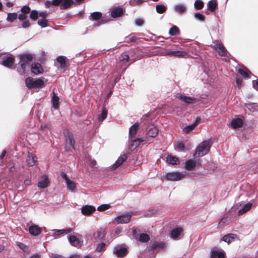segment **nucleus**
Here are the masks:
<instances>
[{"label":"nucleus","instance_id":"obj_1","mask_svg":"<svg viewBox=\"0 0 258 258\" xmlns=\"http://www.w3.org/2000/svg\"><path fill=\"white\" fill-rule=\"evenodd\" d=\"M210 142L205 141L202 142L197 148L194 156L196 157H202L207 154L210 150Z\"/></svg>","mask_w":258,"mask_h":258},{"label":"nucleus","instance_id":"obj_2","mask_svg":"<svg viewBox=\"0 0 258 258\" xmlns=\"http://www.w3.org/2000/svg\"><path fill=\"white\" fill-rule=\"evenodd\" d=\"M25 84L28 88H41L44 86V83L42 79H34L29 77L25 80Z\"/></svg>","mask_w":258,"mask_h":258},{"label":"nucleus","instance_id":"obj_3","mask_svg":"<svg viewBox=\"0 0 258 258\" xmlns=\"http://www.w3.org/2000/svg\"><path fill=\"white\" fill-rule=\"evenodd\" d=\"M185 176L184 172H171L165 173L163 177L167 180L178 181L183 179Z\"/></svg>","mask_w":258,"mask_h":258},{"label":"nucleus","instance_id":"obj_4","mask_svg":"<svg viewBox=\"0 0 258 258\" xmlns=\"http://www.w3.org/2000/svg\"><path fill=\"white\" fill-rule=\"evenodd\" d=\"M21 70L18 69V71L21 75L25 74V71L27 66V62L31 61L32 59V56L29 54H23L21 56Z\"/></svg>","mask_w":258,"mask_h":258},{"label":"nucleus","instance_id":"obj_5","mask_svg":"<svg viewBox=\"0 0 258 258\" xmlns=\"http://www.w3.org/2000/svg\"><path fill=\"white\" fill-rule=\"evenodd\" d=\"M111 16L113 18L120 17L124 12V10L119 7H113L110 10Z\"/></svg>","mask_w":258,"mask_h":258},{"label":"nucleus","instance_id":"obj_6","mask_svg":"<svg viewBox=\"0 0 258 258\" xmlns=\"http://www.w3.org/2000/svg\"><path fill=\"white\" fill-rule=\"evenodd\" d=\"M131 218V215L127 214L120 215L116 217L114 220V222L116 224H125L130 222Z\"/></svg>","mask_w":258,"mask_h":258},{"label":"nucleus","instance_id":"obj_7","mask_svg":"<svg viewBox=\"0 0 258 258\" xmlns=\"http://www.w3.org/2000/svg\"><path fill=\"white\" fill-rule=\"evenodd\" d=\"M127 252V248L125 246H117L114 248V253L118 257H122L126 255Z\"/></svg>","mask_w":258,"mask_h":258},{"label":"nucleus","instance_id":"obj_8","mask_svg":"<svg viewBox=\"0 0 258 258\" xmlns=\"http://www.w3.org/2000/svg\"><path fill=\"white\" fill-rule=\"evenodd\" d=\"M225 252L217 247L214 248L211 251L210 258H224Z\"/></svg>","mask_w":258,"mask_h":258},{"label":"nucleus","instance_id":"obj_9","mask_svg":"<svg viewBox=\"0 0 258 258\" xmlns=\"http://www.w3.org/2000/svg\"><path fill=\"white\" fill-rule=\"evenodd\" d=\"M66 136V148L68 149L71 147L75 149V141L72 134L69 133H64Z\"/></svg>","mask_w":258,"mask_h":258},{"label":"nucleus","instance_id":"obj_10","mask_svg":"<svg viewBox=\"0 0 258 258\" xmlns=\"http://www.w3.org/2000/svg\"><path fill=\"white\" fill-rule=\"evenodd\" d=\"M252 204L251 203H248L245 204L240 205L239 207L237 208V214L238 215H242L247 211H249L251 208Z\"/></svg>","mask_w":258,"mask_h":258},{"label":"nucleus","instance_id":"obj_11","mask_svg":"<svg viewBox=\"0 0 258 258\" xmlns=\"http://www.w3.org/2000/svg\"><path fill=\"white\" fill-rule=\"evenodd\" d=\"M2 64L6 67L10 68L14 63L15 58L13 56H4L2 58Z\"/></svg>","mask_w":258,"mask_h":258},{"label":"nucleus","instance_id":"obj_12","mask_svg":"<svg viewBox=\"0 0 258 258\" xmlns=\"http://www.w3.org/2000/svg\"><path fill=\"white\" fill-rule=\"evenodd\" d=\"M68 238L70 243L74 246L80 247L83 244V241L80 240L76 236L70 235Z\"/></svg>","mask_w":258,"mask_h":258},{"label":"nucleus","instance_id":"obj_13","mask_svg":"<svg viewBox=\"0 0 258 258\" xmlns=\"http://www.w3.org/2000/svg\"><path fill=\"white\" fill-rule=\"evenodd\" d=\"M96 210L94 206L91 205H85L82 207L81 212L84 215H90Z\"/></svg>","mask_w":258,"mask_h":258},{"label":"nucleus","instance_id":"obj_14","mask_svg":"<svg viewBox=\"0 0 258 258\" xmlns=\"http://www.w3.org/2000/svg\"><path fill=\"white\" fill-rule=\"evenodd\" d=\"M57 1L58 2V5L60 4V8L61 10L69 8L74 4L73 0H57Z\"/></svg>","mask_w":258,"mask_h":258},{"label":"nucleus","instance_id":"obj_15","mask_svg":"<svg viewBox=\"0 0 258 258\" xmlns=\"http://www.w3.org/2000/svg\"><path fill=\"white\" fill-rule=\"evenodd\" d=\"M48 183L49 180L48 177L46 175H43L38 182V187L41 188H44L48 186Z\"/></svg>","mask_w":258,"mask_h":258},{"label":"nucleus","instance_id":"obj_16","mask_svg":"<svg viewBox=\"0 0 258 258\" xmlns=\"http://www.w3.org/2000/svg\"><path fill=\"white\" fill-rule=\"evenodd\" d=\"M243 124V120L240 118H235L233 119L230 123V126L232 128H239L242 126Z\"/></svg>","mask_w":258,"mask_h":258},{"label":"nucleus","instance_id":"obj_17","mask_svg":"<svg viewBox=\"0 0 258 258\" xmlns=\"http://www.w3.org/2000/svg\"><path fill=\"white\" fill-rule=\"evenodd\" d=\"M29 233L33 236H37L41 233V228L36 225H32L29 227Z\"/></svg>","mask_w":258,"mask_h":258},{"label":"nucleus","instance_id":"obj_18","mask_svg":"<svg viewBox=\"0 0 258 258\" xmlns=\"http://www.w3.org/2000/svg\"><path fill=\"white\" fill-rule=\"evenodd\" d=\"M178 99L186 104H194L197 102V99L193 97H187L185 95H179Z\"/></svg>","mask_w":258,"mask_h":258},{"label":"nucleus","instance_id":"obj_19","mask_svg":"<svg viewBox=\"0 0 258 258\" xmlns=\"http://www.w3.org/2000/svg\"><path fill=\"white\" fill-rule=\"evenodd\" d=\"M31 71L33 73L36 75L41 73L43 70L40 63H34L31 65Z\"/></svg>","mask_w":258,"mask_h":258},{"label":"nucleus","instance_id":"obj_20","mask_svg":"<svg viewBox=\"0 0 258 258\" xmlns=\"http://www.w3.org/2000/svg\"><path fill=\"white\" fill-rule=\"evenodd\" d=\"M72 230V228H68L66 229H53L52 231L53 232V233L54 234V237L56 238L60 235L68 234L71 232Z\"/></svg>","mask_w":258,"mask_h":258},{"label":"nucleus","instance_id":"obj_21","mask_svg":"<svg viewBox=\"0 0 258 258\" xmlns=\"http://www.w3.org/2000/svg\"><path fill=\"white\" fill-rule=\"evenodd\" d=\"M215 49L220 55L222 56L226 55V50L225 49V47H224L222 44L220 43H218L217 44H216V45H215Z\"/></svg>","mask_w":258,"mask_h":258},{"label":"nucleus","instance_id":"obj_22","mask_svg":"<svg viewBox=\"0 0 258 258\" xmlns=\"http://www.w3.org/2000/svg\"><path fill=\"white\" fill-rule=\"evenodd\" d=\"M174 10L175 12L179 14H182L186 10V6L183 4H178L174 6Z\"/></svg>","mask_w":258,"mask_h":258},{"label":"nucleus","instance_id":"obj_23","mask_svg":"<svg viewBox=\"0 0 258 258\" xmlns=\"http://www.w3.org/2000/svg\"><path fill=\"white\" fill-rule=\"evenodd\" d=\"M182 228L179 227L175 228L171 231V237L173 239H176L182 235Z\"/></svg>","mask_w":258,"mask_h":258},{"label":"nucleus","instance_id":"obj_24","mask_svg":"<svg viewBox=\"0 0 258 258\" xmlns=\"http://www.w3.org/2000/svg\"><path fill=\"white\" fill-rule=\"evenodd\" d=\"M126 159V156L124 154L121 155L113 164L112 168L115 169L120 166Z\"/></svg>","mask_w":258,"mask_h":258},{"label":"nucleus","instance_id":"obj_25","mask_svg":"<svg viewBox=\"0 0 258 258\" xmlns=\"http://www.w3.org/2000/svg\"><path fill=\"white\" fill-rule=\"evenodd\" d=\"M166 55L174 56H183L186 55V53L183 51H167Z\"/></svg>","mask_w":258,"mask_h":258},{"label":"nucleus","instance_id":"obj_26","mask_svg":"<svg viewBox=\"0 0 258 258\" xmlns=\"http://www.w3.org/2000/svg\"><path fill=\"white\" fill-rule=\"evenodd\" d=\"M236 238V235L234 234H229L222 237L221 240L224 241L229 244Z\"/></svg>","mask_w":258,"mask_h":258},{"label":"nucleus","instance_id":"obj_27","mask_svg":"<svg viewBox=\"0 0 258 258\" xmlns=\"http://www.w3.org/2000/svg\"><path fill=\"white\" fill-rule=\"evenodd\" d=\"M164 243L162 242H155L151 247L153 251H158L164 247Z\"/></svg>","mask_w":258,"mask_h":258},{"label":"nucleus","instance_id":"obj_28","mask_svg":"<svg viewBox=\"0 0 258 258\" xmlns=\"http://www.w3.org/2000/svg\"><path fill=\"white\" fill-rule=\"evenodd\" d=\"M53 96L51 98V103L53 107L55 109H57L59 107V97L56 95V94L53 92Z\"/></svg>","mask_w":258,"mask_h":258},{"label":"nucleus","instance_id":"obj_29","mask_svg":"<svg viewBox=\"0 0 258 258\" xmlns=\"http://www.w3.org/2000/svg\"><path fill=\"white\" fill-rule=\"evenodd\" d=\"M139 123L138 122H136L134 123L130 129V135L131 136V138H132V137H134V136L136 135L137 130L139 126Z\"/></svg>","mask_w":258,"mask_h":258},{"label":"nucleus","instance_id":"obj_30","mask_svg":"<svg viewBox=\"0 0 258 258\" xmlns=\"http://www.w3.org/2000/svg\"><path fill=\"white\" fill-rule=\"evenodd\" d=\"M196 166V162L192 160H189L185 162V168L188 170L193 169Z\"/></svg>","mask_w":258,"mask_h":258},{"label":"nucleus","instance_id":"obj_31","mask_svg":"<svg viewBox=\"0 0 258 258\" xmlns=\"http://www.w3.org/2000/svg\"><path fill=\"white\" fill-rule=\"evenodd\" d=\"M166 161L168 163L176 165L179 163L178 159L174 156L169 155L167 157Z\"/></svg>","mask_w":258,"mask_h":258},{"label":"nucleus","instance_id":"obj_32","mask_svg":"<svg viewBox=\"0 0 258 258\" xmlns=\"http://www.w3.org/2000/svg\"><path fill=\"white\" fill-rule=\"evenodd\" d=\"M238 72L245 78H249V76L252 75L251 73L245 68L239 69Z\"/></svg>","mask_w":258,"mask_h":258},{"label":"nucleus","instance_id":"obj_33","mask_svg":"<svg viewBox=\"0 0 258 258\" xmlns=\"http://www.w3.org/2000/svg\"><path fill=\"white\" fill-rule=\"evenodd\" d=\"M145 140L142 138H139L134 139L133 141V143L131 145V149L134 150L137 148V147L140 145V144Z\"/></svg>","mask_w":258,"mask_h":258},{"label":"nucleus","instance_id":"obj_34","mask_svg":"<svg viewBox=\"0 0 258 258\" xmlns=\"http://www.w3.org/2000/svg\"><path fill=\"white\" fill-rule=\"evenodd\" d=\"M158 133V130L156 127H152L147 132V135L151 137H155Z\"/></svg>","mask_w":258,"mask_h":258},{"label":"nucleus","instance_id":"obj_35","mask_svg":"<svg viewBox=\"0 0 258 258\" xmlns=\"http://www.w3.org/2000/svg\"><path fill=\"white\" fill-rule=\"evenodd\" d=\"M35 157L32 154L29 153L27 158V162L28 166H33L35 164Z\"/></svg>","mask_w":258,"mask_h":258},{"label":"nucleus","instance_id":"obj_36","mask_svg":"<svg viewBox=\"0 0 258 258\" xmlns=\"http://www.w3.org/2000/svg\"><path fill=\"white\" fill-rule=\"evenodd\" d=\"M57 61L60 64L61 68H64L66 67V57L63 56H58L57 58Z\"/></svg>","mask_w":258,"mask_h":258},{"label":"nucleus","instance_id":"obj_37","mask_svg":"<svg viewBox=\"0 0 258 258\" xmlns=\"http://www.w3.org/2000/svg\"><path fill=\"white\" fill-rule=\"evenodd\" d=\"M18 17V15L16 13H10L8 14L7 20L10 22H14Z\"/></svg>","mask_w":258,"mask_h":258},{"label":"nucleus","instance_id":"obj_38","mask_svg":"<svg viewBox=\"0 0 258 258\" xmlns=\"http://www.w3.org/2000/svg\"><path fill=\"white\" fill-rule=\"evenodd\" d=\"M179 30L176 26H172L169 30V33L171 36H174L179 34Z\"/></svg>","mask_w":258,"mask_h":258},{"label":"nucleus","instance_id":"obj_39","mask_svg":"<svg viewBox=\"0 0 258 258\" xmlns=\"http://www.w3.org/2000/svg\"><path fill=\"white\" fill-rule=\"evenodd\" d=\"M66 184L69 189L72 191H74L75 190L76 187V183L75 182L70 180L66 183Z\"/></svg>","mask_w":258,"mask_h":258},{"label":"nucleus","instance_id":"obj_40","mask_svg":"<svg viewBox=\"0 0 258 258\" xmlns=\"http://www.w3.org/2000/svg\"><path fill=\"white\" fill-rule=\"evenodd\" d=\"M196 126V123L187 125L183 128V132L185 133L188 134L191 131L194 130Z\"/></svg>","mask_w":258,"mask_h":258},{"label":"nucleus","instance_id":"obj_41","mask_svg":"<svg viewBox=\"0 0 258 258\" xmlns=\"http://www.w3.org/2000/svg\"><path fill=\"white\" fill-rule=\"evenodd\" d=\"M149 240V237L148 235L145 233L141 234L138 238V240L142 242H147Z\"/></svg>","mask_w":258,"mask_h":258},{"label":"nucleus","instance_id":"obj_42","mask_svg":"<svg viewBox=\"0 0 258 258\" xmlns=\"http://www.w3.org/2000/svg\"><path fill=\"white\" fill-rule=\"evenodd\" d=\"M156 9L157 13L162 14L166 11L167 8L163 5H158L156 6Z\"/></svg>","mask_w":258,"mask_h":258},{"label":"nucleus","instance_id":"obj_43","mask_svg":"<svg viewBox=\"0 0 258 258\" xmlns=\"http://www.w3.org/2000/svg\"><path fill=\"white\" fill-rule=\"evenodd\" d=\"M107 114V110L106 108H103L102 110V112L99 117H98V122L99 121H102L106 118Z\"/></svg>","mask_w":258,"mask_h":258},{"label":"nucleus","instance_id":"obj_44","mask_svg":"<svg viewBox=\"0 0 258 258\" xmlns=\"http://www.w3.org/2000/svg\"><path fill=\"white\" fill-rule=\"evenodd\" d=\"M208 6L210 11H214L216 8L217 3L215 0H211L208 3Z\"/></svg>","mask_w":258,"mask_h":258},{"label":"nucleus","instance_id":"obj_45","mask_svg":"<svg viewBox=\"0 0 258 258\" xmlns=\"http://www.w3.org/2000/svg\"><path fill=\"white\" fill-rule=\"evenodd\" d=\"M58 2L57 0H52V1H47L45 3V5L47 8H49L51 5L57 6H58Z\"/></svg>","mask_w":258,"mask_h":258},{"label":"nucleus","instance_id":"obj_46","mask_svg":"<svg viewBox=\"0 0 258 258\" xmlns=\"http://www.w3.org/2000/svg\"><path fill=\"white\" fill-rule=\"evenodd\" d=\"M48 21L45 19H40L38 21V24L42 28H45L48 26Z\"/></svg>","mask_w":258,"mask_h":258},{"label":"nucleus","instance_id":"obj_47","mask_svg":"<svg viewBox=\"0 0 258 258\" xmlns=\"http://www.w3.org/2000/svg\"><path fill=\"white\" fill-rule=\"evenodd\" d=\"M30 13V18L33 21L36 20L39 16L38 12L36 10H32Z\"/></svg>","mask_w":258,"mask_h":258},{"label":"nucleus","instance_id":"obj_48","mask_svg":"<svg viewBox=\"0 0 258 258\" xmlns=\"http://www.w3.org/2000/svg\"><path fill=\"white\" fill-rule=\"evenodd\" d=\"M109 204H103L98 207V211L102 212L110 208Z\"/></svg>","mask_w":258,"mask_h":258},{"label":"nucleus","instance_id":"obj_49","mask_svg":"<svg viewBox=\"0 0 258 258\" xmlns=\"http://www.w3.org/2000/svg\"><path fill=\"white\" fill-rule=\"evenodd\" d=\"M145 2V0H131L130 4L132 6L139 5Z\"/></svg>","mask_w":258,"mask_h":258},{"label":"nucleus","instance_id":"obj_50","mask_svg":"<svg viewBox=\"0 0 258 258\" xmlns=\"http://www.w3.org/2000/svg\"><path fill=\"white\" fill-rule=\"evenodd\" d=\"M204 6L203 3L201 1H196L195 3V7L198 10L201 9Z\"/></svg>","mask_w":258,"mask_h":258},{"label":"nucleus","instance_id":"obj_51","mask_svg":"<svg viewBox=\"0 0 258 258\" xmlns=\"http://www.w3.org/2000/svg\"><path fill=\"white\" fill-rule=\"evenodd\" d=\"M30 10V8L27 6H23L21 10V12L25 14L29 13L31 12Z\"/></svg>","mask_w":258,"mask_h":258},{"label":"nucleus","instance_id":"obj_52","mask_svg":"<svg viewBox=\"0 0 258 258\" xmlns=\"http://www.w3.org/2000/svg\"><path fill=\"white\" fill-rule=\"evenodd\" d=\"M195 17L198 20L203 21L204 20V16L200 13H197L195 14Z\"/></svg>","mask_w":258,"mask_h":258},{"label":"nucleus","instance_id":"obj_53","mask_svg":"<svg viewBox=\"0 0 258 258\" xmlns=\"http://www.w3.org/2000/svg\"><path fill=\"white\" fill-rule=\"evenodd\" d=\"M20 21L25 20L27 18V16L26 14L22 13L20 14L17 17Z\"/></svg>","mask_w":258,"mask_h":258},{"label":"nucleus","instance_id":"obj_54","mask_svg":"<svg viewBox=\"0 0 258 258\" xmlns=\"http://www.w3.org/2000/svg\"><path fill=\"white\" fill-rule=\"evenodd\" d=\"M144 23V20L142 19L138 18L135 21V24L137 26H141Z\"/></svg>","mask_w":258,"mask_h":258},{"label":"nucleus","instance_id":"obj_55","mask_svg":"<svg viewBox=\"0 0 258 258\" xmlns=\"http://www.w3.org/2000/svg\"><path fill=\"white\" fill-rule=\"evenodd\" d=\"M106 244L104 242H102L98 244V251H101L105 247Z\"/></svg>","mask_w":258,"mask_h":258},{"label":"nucleus","instance_id":"obj_56","mask_svg":"<svg viewBox=\"0 0 258 258\" xmlns=\"http://www.w3.org/2000/svg\"><path fill=\"white\" fill-rule=\"evenodd\" d=\"M30 25V23L29 21L26 20L24 22H23L22 26V27L24 28H28Z\"/></svg>","mask_w":258,"mask_h":258},{"label":"nucleus","instance_id":"obj_57","mask_svg":"<svg viewBox=\"0 0 258 258\" xmlns=\"http://www.w3.org/2000/svg\"><path fill=\"white\" fill-rule=\"evenodd\" d=\"M177 148L180 150H183L184 148V144L181 142H178L177 143Z\"/></svg>","mask_w":258,"mask_h":258},{"label":"nucleus","instance_id":"obj_58","mask_svg":"<svg viewBox=\"0 0 258 258\" xmlns=\"http://www.w3.org/2000/svg\"><path fill=\"white\" fill-rule=\"evenodd\" d=\"M61 176L63 179L65 180L66 183L70 180L64 172L61 173Z\"/></svg>","mask_w":258,"mask_h":258},{"label":"nucleus","instance_id":"obj_59","mask_svg":"<svg viewBox=\"0 0 258 258\" xmlns=\"http://www.w3.org/2000/svg\"><path fill=\"white\" fill-rule=\"evenodd\" d=\"M38 15L40 17H41L43 18H45L47 16L48 13L46 11H42L38 13Z\"/></svg>","mask_w":258,"mask_h":258},{"label":"nucleus","instance_id":"obj_60","mask_svg":"<svg viewBox=\"0 0 258 258\" xmlns=\"http://www.w3.org/2000/svg\"><path fill=\"white\" fill-rule=\"evenodd\" d=\"M128 59H129V56L127 54H122L121 56L120 60H121V61L125 60L127 61L128 60Z\"/></svg>","mask_w":258,"mask_h":258},{"label":"nucleus","instance_id":"obj_61","mask_svg":"<svg viewBox=\"0 0 258 258\" xmlns=\"http://www.w3.org/2000/svg\"><path fill=\"white\" fill-rule=\"evenodd\" d=\"M225 221V219H222L221 221L219 222L218 226L220 227L223 226L224 225Z\"/></svg>","mask_w":258,"mask_h":258},{"label":"nucleus","instance_id":"obj_62","mask_svg":"<svg viewBox=\"0 0 258 258\" xmlns=\"http://www.w3.org/2000/svg\"><path fill=\"white\" fill-rule=\"evenodd\" d=\"M91 17H92V18L94 20H97V12H94L93 13H92L90 16Z\"/></svg>","mask_w":258,"mask_h":258},{"label":"nucleus","instance_id":"obj_63","mask_svg":"<svg viewBox=\"0 0 258 258\" xmlns=\"http://www.w3.org/2000/svg\"><path fill=\"white\" fill-rule=\"evenodd\" d=\"M253 86L256 90H258V80L255 82L253 81Z\"/></svg>","mask_w":258,"mask_h":258},{"label":"nucleus","instance_id":"obj_64","mask_svg":"<svg viewBox=\"0 0 258 258\" xmlns=\"http://www.w3.org/2000/svg\"><path fill=\"white\" fill-rule=\"evenodd\" d=\"M69 258H81L80 255L78 254H72L70 255Z\"/></svg>","mask_w":258,"mask_h":258}]
</instances>
